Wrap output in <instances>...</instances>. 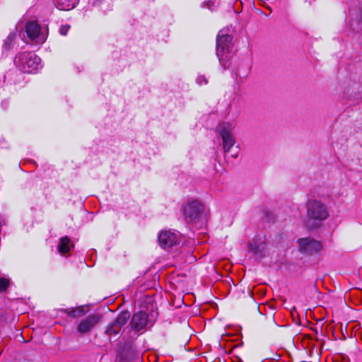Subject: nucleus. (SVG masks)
I'll use <instances>...</instances> for the list:
<instances>
[{
	"mask_svg": "<svg viewBox=\"0 0 362 362\" xmlns=\"http://www.w3.org/2000/svg\"><path fill=\"white\" fill-rule=\"evenodd\" d=\"M157 314L139 311L133 314L130 320V327L134 332H139L153 326Z\"/></svg>",
	"mask_w": 362,
	"mask_h": 362,
	"instance_id": "obj_4",
	"label": "nucleus"
},
{
	"mask_svg": "<svg viewBox=\"0 0 362 362\" xmlns=\"http://www.w3.org/2000/svg\"><path fill=\"white\" fill-rule=\"evenodd\" d=\"M74 247V245L71 243V239L68 236H64L60 238L57 248L59 252L64 255L69 253Z\"/></svg>",
	"mask_w": 362,
	"mask_h": 362,
	"instance_id": "obj_15",
	"label": "nucleus"
},
{
	"mask_svg": "<svg viewBox=\"0 0 362 362\" xmlns=\"http://www.w3.org/2000/svg\"><path fill=\"white\" fill-rule=\"evenodd\" d=\"M203 205L197 200L189 202L183 208L185 219L187 223L198 222L203 214Z\"/></svg>",
	"mask_w": 362,
	"mask_h": 362,
	"instance_id": "obj_6",
	"label": "nucleus"
},
{
	"mask_svg": "<svg viewBox=\"0 0 362 362\" xmlns=\"http://www.w3.org/2000/svg\"><path fill=\"white\" fill-rule=\"evenodd\" d=\"M218 132L222 139L224 153H228L235 144V139L232 134L230 125L228 123H223L218 127Z\"/></svg>",
	"mask_w": 362,
	"mask_h": 362,
	"instance_id": "obj_8",
	"label": "nucleus"
},
{
	"mask_svg": "<svg viewBox=\"0 0 362 362\" xmlns=\"http://www.w3.org/2000/svg\"><path fill=\"white\" fill-rule=\"evenodd\" d=\"M40 58L33 52H21L14 57L16 66L24 73L35 72L40 64Z\"/></svg>",
	"mask_w": 362,
	"mask_h": 362,
	"instance_id": "obj_3",
	"label": "nucleus"
},
{
	"mask_svg": "<svg viewBox=\"0 0 362 362\" xmlns=\"http://www.w3.org/2000/svg\"><path fill=\"white\" fill-rule=\"evenodd\" d=\"M298 243L300 250L308 255L318 252L322 249L321 243L310 238H300Z\"/></svg>",
	"mask_w": 362,
	"mask_h": 362,
	"instance_id": "obj_9",
	"label": "nucleus"
},
{
	"mask_svg": "<svg viewBox=\"0 0 362 362\" xmlns=\"http://www.w3.org/2000/svg\"><path fill=\"white\" fill-rule=\"evenodd\" d=\"M118 356L122 361L130 362L138 356L136 349L132 342L124 343L117 352Z\"/></svg>",
	"mask_w": 362,
	"mask_h": 362,
	"instance_id": "obj_11",
	"label": "nucleus"
},
{
	"mask_svg": "<svg viewBox=\"0 0 362 362\" xmlns=\"http://www.w3.org/2000/svg\"><path fill=\"white\" fill-rule=\"evenodd\" d=\"M180 241L178 235L171 230H162L158 235V243L163 249L176 245Z\"/></svg>",
	"mask_w": 362,
	"mask_h": 362,
	"instance_id": "obj_10",
	"label": "nucleus"
},
{
	"mask_svg": "<svg viewBox=\"0 0 362 362\" xmlns=\"http://www.w3.org/2000/svg\"><path fill=\"white\" fill-rule=\"evenodd\" d=\"M89 309L87 305H80L75 308H60L59 309V312L62 313H65L68 315V317L76 319L78 317H81L84 316L88 312Z\"/></svg>",
	"mask_w": 362,
	"mask_h": 362,
	"instance_id": "obj_12",
	"label": "nucleus"
},
{
	"mask_svg": "<svg viewBox=\"0 0 362 362\" xmlns=\"http://www.w3.org/2000/svg\"><path fill=\"white\" fill-rule=\"evenodd\" d=\"M236 362H243L239 357H237V361Z\"/></svg>",
	"mask_w": 362,
	"mask_h": 362,
	"instance_id": "obj_21",
	"label": "nucleus"
},
{
	"mask_svg": "<svg viewBox=\"0 0 362 362\" xmlns=\"http://www.w3.org/2000/svg\"><path fill=\"white\" fill-rule=\"evenodd\" d=\"M25 32L27 36L32 40H35L37 42L43 41V39H40V26L35 21H29L25 26Z\"/></svg>",
	"mask_w": 362,
	"mask_h": 362,
	"instance_id": "obj_13",
	"label": "nucleus"
},
{
	"mask_svg": "<svg viewBox=\"0 0 362 362\" xmlns=\"http://www.w3.org/2000/svg\"><path fill=\"white\" fill-rule=\"evenodd\" d=\"M233 36L228 29L221 30L216 36V55L224 69L230 66V57L233 48Z\"/></svg>",
	"mask_w": 362,
	"mask_h": 362,
	"instance_id": "obj_2",
	"label": "nucleus"
},
{
	"mask_svg": "<svg viewBox=\"0 0 362 362\" xmlns=\"http://www.w3.org/2000/svg\"><path fill=\"white\" fill-rule=\"evenodd\" d=\"M131 314L129 311L124 310L120 312L117 317L110 322L105 331V333L111 338L112 336H117L122 328L127 323L130 319Z\"/></svg>",
	"mask_w": 362,
	"mask_h": 362,
	"instance_id": "obj_5",
	"label": "nucleus"
},
{
	"mask_svg": "<svg viewBox=\"0 0 362 362\" xmlns=\"http://www.w3.org/2000/svg\"><path fill=\"white\" fill-rule=\"evenodd\" d=\"M10 286V280L6 278H0V293H4L7 291Z\"/></svg>",
	"mask_w": 362,
	"mask_h": 362,
	"instance_id": "obj_18",
	"label": "nucleus"
},
{
	"mask_svg": "<svg viewBox=\"0 0 362 362\" xmlns=\"http://www.w3.org/2000/svg\"><path fill=\"white\" fill-rule=\"evenodd\" d=\"M197 82L199 85L207 84L208 81L204 76H199L197 78Z\"/></svg>",
	"mask_w": 362,
	"mask_h": 362,
	"instance_id": "obj_20",
	"label": "nucleus"
},
{
	"mask_svg": "<svg viewBox=\"0 0 362 362\" xmlns=\"http://www.w3.org/2000/svg\"><path fill=\"white\" fill-rule=\"evenodd\" d=\"M69 29H70L69 25H62L59 28V33L62 35H66L67 34L68 31L69 30Z\"/></svg>",
	"mask_w": 362,
	"mask_h": 362,
	"instance_id": "obj_19",
	"label": "nucleus"
},
{
	"mask_svg": "<svg viewBox=\"0 0 362 362\" xmlns=\"http://www.w3.org/2000/svg\"><path fill=\"white\" fill-rule=\"evenodd\" d=\"M16 37H17L16 32H11L8 35V37L6 38V40H4V45H3V48L6 51H8V50H10L13 47L14 42H15V40L16 39Z\"/></svg>",
	"mask_w": 362,
	"mask_h": 362,
	"instance_id": "obj_17",
	"label": "nucleus"
},
{
	"mask_svg": "<svg viewBox=\"0 0 362 362\" xmlns=\"http://www.w3.org/2000/svg\"><path fill=\"white\" fill-rule=\"evenodd\" d=\"M99 313L90 314L83 319L77 325L76 331L81 334L89 333L101 320Z\"/></svg>",
	"mask_w": 362,
	"mask_h": 362,
	"instance_id": "obj_7",
	"label": "nucleus"
},
{
	"mask_svg": "<svg viewBox=\"0 0 362 362\" xmlns=\"http://www.w3.org/2000/svg\"><path fill=\"white\" fill-rule=\"evenodd\" d=\"M266 245L264 242L253 240L248 243V250L253 253L257 258L262 259L264 257Z\"/></svg>",
	"mask_w": 362,
	"mask_h": 362,
	"instance_id": "obj_14",
	"label": "nucleus"
},
{
	"mask_svg": "<svg viewBox=\"0 0 362 362\" xmlns=\"http://www.w3.org/2000/svg\"><path fill=\"white\" fill-rule=\"evenodd\" d=\"M305 225L310 229H317L328 218L329 214L327 206L318 199H309L306 204Z\"/></svg>",
	"mask_w": 362,
	"mask_h": 362,
	"instance_id": "obj_1",
	"label": "nucleus"
},
{
	"mask_svg": "<svg viewBox=\"0 0 362 362\" xmlns=\"http://www.w3.org/2000/svg\"><path fill=\"white\" fill-rule=\"evenodd\" d=\"M77 2V0H57V7L64 11L74 8Z\"/></svg>",
	"mask_w": 362,
	"mask_h": 362,
	"instance_id": "obj_16",
	"label": "nucleus"
},
{
	"mask_svg": "<svg viewBox=\"0 0 362 362\" xmlns=\"http://www.w3.org/2000/svg\"><path fill=\"white\" fill-rule=\"evenodd\" d=\"M231 156L233 158H236L238 156V154L237 153H235V154H232Z\"/></svg>",
	"mask_w": 362,
	"mask_h": 362,
	"instance_id": "obj_22",
	"label": "nucleus"
}]
</instances>
